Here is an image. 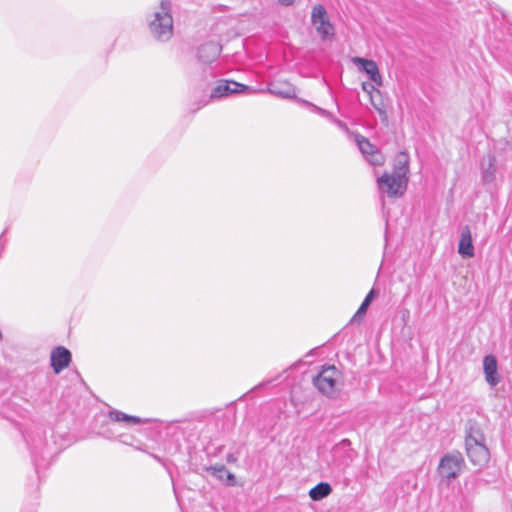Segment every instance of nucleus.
<instances>
[{
    "instance_id": "nucleus-1",
    "label": "nucleus",
    "mask_w": 512,
    "mask_h": 512,
    "mask_svg": "<svg viewBox=\"0 0 512 512\" xmlns=\"http://www.w3.org/2000/svg\"><path fill=\"white\" fill-rule=\"evenodd\" d=\"M170 0H161L148 19V28L154 39L167 42L173 35V17Z\"/></svg>"
},
{
    "instance_id": "nucleus-2",
    "label": "nucleus",
    "mask_w": 512,
    "mask_h": 512,
    "mask_svg": "<svg viewBox=\"0 0 512 512\" xmlns=\"http://www.w3.org/2000/svg\"><path fill=\"white\" fill-rule=\"evenodd\" d=\"M466 452L473 465L483 467L488 463L490 454L479 426L470 425L466 436Z\"/></svg>"
},
{
    "instance_id": "nucleus-3",
    "label": "nucleus",
    "mask_w": 512,
    "mask_h": 512,
    "mask_svg": "<svg viewBox=\"0 0 512 512\" xmlns=\"http://www.w3.org/2000/svg\"><path fill=\"white\" fill-rule=\"evenodd\" d=\"M313 384L324 396L335 398L343 388V376L334 365L323 366L314 377Z\"/></svg>"
},
{
    "instance_id": "nucleus-4",
    "label": "nucleus",
    "mask_w": 512,
    "mask_h": 512,
    "mask_svg": "<svg viewBox=\"0 0 512 512\" xmlns=\"http://www.w3.org/2000/svg\"><path fill=\"white\" fill-rule=\"evenodd\" d=\"M408 177H402L395 173H384L377 178L378 189L389 197H400L407 189Z\"/></svg>"
},
{
    "instance_id": "nucleus-5",
    "label": "nucleus",
    "mask_w": 512,
    "mask_h": 512,
    "mask_svg": "<svg viewBox=\"0 0 512 512\" xmlns=\"http://www.w3.org/2000/svg\"><path fill=\"white\" fill-rule=\"evenodd\" d=\"M464 465V459L459 452H451L444 455L438 466L439 475L447 480L455 479L460 474Z\"/></svg>"
},
{
    "instance_id": "nucleus-6",
    "label": "nucleus",
    "mask_w": 512,
    "mask_h": 512,
    "mask_svg": "<svg viewBox=\"0 0 512 512\" xmlns=\"http://www.w3.org/2000/svg\"><path fill=\"white\" fill-rule=\"evenodd\" d=\"M311 19L314 28L323 39L333 36L334 28L329 22L323 6L317 5L313 8Z\"/></svg>"
},
{
    "instance_id": "nucleus-7",
    "label": "nucleus",
    "mask_w": 512,
    "mask_h": 512,
    "mask_svg": "<svg viewBox=\"0 0 512 512\" xmlns=\"http://www.w3.org/2000/svg\"><path fill=\"white\" fill-rule=\"evenodd\" d=\"M355 141L357 143V146L359 147V150L366 158V160L369 162V164L373 166H382L384 164L385 157L376 146L369 142L368 139H366L363 136L357 135L355 137Z\"/></svg>"
},
{
    "instance_id": "nucleus-8",
    "label": "nucleus",
    "mask_w": 512,
    "mask_h": 512,
    "mask_svg": "<svg viewBox=\"0 0 512 512\" xmlns=\"http://www.w3.org/2000/svg\"><path fill=\"white\" fill-rule=\"evenodd\" d=\"M355 141L357 143V146L359 147V150L366 158V160L369 162V164L373 166H382L384 164L385 157L376 146L369 142L368 139H366L363 136L357 135L355 137Z\"/></svg>"
},
{
    "instance_id": "nucleus-9",
    "label": "nucleus",
    "mask_w": 512,
    "mask_h": 512,
    "mask_svg": "<svg viewBox=\"0 0 512 512\" xmlns=\"http://www.w3.org/2000/svg\"><path fill=\"white\" fill-rule=\"evenodd\" d=\"M222 47L216 41H207L197 48V59L201 64L208 65L217 60Z\"/></svg>"
},
{
    "instance_id": "nucleus-10",
    "label": "nucleus",
    "mask_w": 512,
    "mask_h": 512,
    "mask_svg": "<svg viewBox=\"0 0 512 512\" xmlns=\"http://www.w3.org/2000/svg\"><path fill=\"white\" fill-rule=\"evenodd\" d=\"M352 62L364 71L369 79L377 86L383 85L382 76L379 73L378 66L375 61L364 59L361 57L352 58Z\"/></svg>"
},
{
    "instance_id": "nucleus-11",
    "label": "nucleus",
    "mask_w": 512,
    "mask_h": 512,
    "mask_svg": "<svg viewBox=\"0 0 512 512\" xmlns=\"http://www.w3.org/2000/svg\"><path fill=\"white\" fill-rule=\"evenodd\" d=\"M71 362V353L65 347L59 346L51 353V366L56 374L69 366Z\"/></svg>"
},
{
    "instance_id": "nucleus-12",
    "label": "nucleus",
    "mask_w": 512,
    "mask_h": 512,
    "mask_svg": "<svg viewBox=\"0 0 512 512\" xmlns=\"http://www.w3.org/2000/svg\"><path fill=\"white\" fill-rule=\"evenodd\" d=\"M496 158L492 154L484 156L480 163L481 179L483 183L490 184L496 178Z\"/></svg>"
},
{
    "instance_id": "nucleus-13",
    "label": "nucleus",
    "mask_w": 512,
    "mask_h": 512,
    "mask_svg": "<svg viewBox=\"0 0 512 512\" xmlns=\"http://www.w3.org/2000/svg\"><path fill=\"white\" fill-rule=\"evenodd\" d=\"M483 371L485 380L490 386H496L500 382L498 364L495 356L486 355L483 359Z\"/></svg>"
},
{
    "instance_id": "nucleus-14",
    "label": "nucleus",
    "mask_w": 512,
    "mask_h": 512,
    "mask_svg": "<svg viewBox=\"0 0 512 512\" xmlns=\"http://www.w3.org/2000/svg\"><path fill=\"white\" fill-rule=\"evenodd\" d=\"M247 87L237 82H224L216 86L210 95V98H222L230 94L238 93Z\"/></svg>"
},
{
    "instance_id": "nucleus-15",
    "label": "nucleus",
    "mask_w": 512,
    "mask_h": 512,
    "mask_svg": "<svg viewBox=\"0 0 512 512\" xmlns=\"http://www.w3.org/2000/svg\"><path fill=\"white\" fill-rule=\"evenodd\" d=\"M458 253L465 258L474 256V247L472 244V236L469 227H464L458 245Z\"/></svg>"
},
{
    "instance_id": "nucleus-16",
    "label": "nucleus",
    "mask_w": 512,
    "mask_h": 512,
    "mask_svg": "<svg viewBox=\"0 0 512 512\" xmlns=\"http://www.w3.org/2000/svg\"><path fill=\"white\" fill-rule=\"evenodd\" d=\"M141 422L140 418H109V420L106 422V425L108 426V431L102 432L101 434L109 437L112 435H115L118 427L127 426V425H136Z\"/></svg>"
},
{
    "instance_id": "nucleus-17",
    "label": "nucleus",
    "mask_w": 512,
    "mask_h": 512,
    "mask_svg": "<svg viewBox=\"0 0 512 512\" xmlns=\"http://www.w3.org/2000/svg\"><path fill=\"white\" fill-rule=\"evenodd\" d=\"M269 92L282 98H293L296 96V88L286 82H275L269 87Z\"/></svg>"
},
{
    "instance_id": "nucleus-18",
    "label": "nucleus",
    "mask_w": 512,
    "mask_h": 512,
    "mask_svg": "<svg viewBox=\"0 0 512 512\" xmlns=\"http://www.w3.org/2000/svg\"><path fill=\"white\" fill-rule=\"evenodd\" d=\"M393 173L402 177H408L409 157L405 152H400L396 155L393 164Z\"/></svg>"
},
{
    "instance_id": "nucleus-19",
    "label": "nucleus",
    "mask_w": 512,
    "mask_h": 512,
    "mask_svg": "<svg viewBox=\"0 0 512 512\" xmlns=\"http://www.w3.org/2000/svg\"><path fill=\"white\" fill-rule=\"evenodd\" d=\"M369 98L371 105L377 110L381 119L387 121V103L381 91L377 89Z\"/></svg>"
},
{
    "instance_id": "nucleus-20",
    "label": "nucleus",
    "mask_w": 512,
    "mask_h": 512,
    "mask_svg": "<svg viewBox=\"0 0 512 512\" xmlns=\"http://www.w3.org/2000/svg\"><path fill=\"white\" fill-rule=\"evenodd\" d=\"M332 492V487L327 482H320L316 486L310 489L309 496L314 501H320Z\"/></svg>"
},
{
    "instance_id": "nucleus-21",
    "label": "nucleus",
    "mask_w": 512,
    "mask_h": 512,
    "mask_svg": "<svg viewBox=\"0 0 512 512\" xmlns=\"http://www.w3.org/2000/svg\"><path fill=\"white\" fill-rule=\"evenodd\" d=\"M208 471L216 476L217 478L219 479H224L226 478L227 482L229 484H233L234 482V475L232 473H230L226 467L224 465H215V466H212L210 468H208Z\"/></svg>"
},
{
    "instance_id": "nucleus-22",
    "label": "nucleus",
    "mask_w": 512,
    "mask_h": 512,
    "mask_svg": "<svg viewBox=\"0 0 512 512\" xmlns=\"http://www.w3.org/2000/svg\"><path fill=\"white\" fill-rule=\"evenodd\" d=\"M374 297V290H371L367 296L365 297L364 301L362 302V304L360 305L359 309L357 310V312L355 313L354 317H353V320L355 321L356 319L358 318H361L367 311L368 309V306L370 305L372 299Z\"/></svg>"
},
{
    "instance_id": "nucleus-23",
    "label": "nucleus",
    "mask_w": 512,
    "mask_h": 512,
    "mask_svg": "<svg viewBox=\"0 0 512 512\" xmlns=\"http://www.w3.org/2000/svg\"><path fill=\"white\" fill-rule=\"evenodd\" d=\"M362 89L366 92L369 97L377 90V88L372 83H362Z\"/></svg>"
},
{
    "instance_id": "nucleus-24",
    "label": "nucleus",
    "mask_w": 512,
    "mask_h": 512,
    "mask_svg": "<svg viewBox=\"0 0 512 512\" xmlns=\"http://www.w3.org/2000/svg\"><path fill=\"white\" fill-rule=\"evenodd\" d=\"M108 414H109L108 416H123V417L129 416L128 414L119 413V412L114 411V410L109 411Z\"/></svg>"
},
{
    "instance_id": "nucleus-25",
    "label": "nucleus",
    "mask_w": 512,
    "mask_h": 512,
    "mask_svg": "<svg viewBox=\"0 0 512 512\" xmlns=\"http://www.w3.org/2000/svg\"><path fill=\"white\" fill-rule=\"evenodd\" d=\"M236 461V457L233 454L227 455V462L234 463Z\"/></svg>"
},
{
    "instance_id": "nucleus-26",
    "label": "nucleus",
    "mask_w": 512,
    "mask_h": 512,
    "mask_svg": "<svg viewBox=\"0 0 512 512\" xmlns=\"http://www.w3.org/2000/svg\"><path fill=\"white\" fill-rule=\"evenodd\" d=\"M280 2L284 5H291L294 2V0H280Z\"/></svg>"
},
{
    "instance_id": "nucleus-27",
    "label": "nucleus",
    "mask_w": 512,
    "mask_h": 512,
    "mask_svg": "<svg viewBox=\"0 0 512 512\" xmlns=\"http://www.w3.org/2000/svg\"><path fill=\"white\" fill-rule=\"evenodd\" d=\"M340 444H341V445H344V446H345V445H349V444H350V441H349L348 439H344V440H342V441H341V443H340Z\"/></svg>"
},
{
    "instance_id": "nucleus-28",
    "label": "nucleus",
    "mask_w": 512,
    "mask_h": 512,
    "mask_svg": "<svg viewBox=\"0 0 512 512\" xmlns=\"http://www.w3.org/2000/svg\"><path fill=\"white\" fill-rule=\"evenodd\" d=\"M2 339V332L0 331V340Z\"/></svg>"
}]
</instances>
